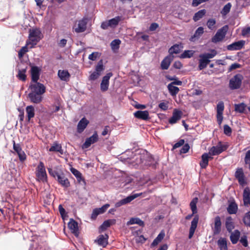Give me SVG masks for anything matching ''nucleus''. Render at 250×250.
<instances>
[{
  "instance_id": "1",
  "label": "nucleus",
  "mask_w": 250,
  "mask_h": 250,
  "mask_svg": "<svg viewBox=\"0 0 250 250\" xmlns=\"http://www.w3.org/2000/svg\"><path fill=\"white\" fill-rule=\"evenodd\" d=\"M50 175L54 178H57L58 182L64 187H68L69 186L68 180L64 176L62 171L58 167L53 169L51 168L48 169Z\"/></svg>"
},
{
  "instance_id": "2",
  "label": "nucleus",
  "mask_w": 250,
  "mask_h": 250,
  "mask_svg": "<svg viewBox=\"0 0 250 250\" xmlns=\"http://www.w3.org/2000/svg\"><path fill=\"white\" fill-rule=\"evenodd\" d=\"M42 38L40 30L38 28H33L29 30V39L26 42V45H31L30 48L35 45Z\"/></svg>"
},
{
  "instance_id": "3",
  "label": "nucleus",
  "mask_w": 250,
  "mask_h": 250,
  "mask_svg": "<svg viewBox=\"0 0 250 250\" xmlns=\"http://www.w3.org/2000/svg\"><path fill=\"white\" fill-rule=\"evenodd\" d=\"M216 54V52L213 50L211 53L202 54L199 55L198 68L199 70H202L206 68L208 64L210 62L209 59L213 58Z\"/></svg>"
},
{
  "instance_id": "4",
  "label": "nucleus",
  "mask_w": 250,
  "mask_h": 250,
  "mask_svg": "<svg viewBox=\"0 0 250 250\" xmlns=\"http://www.w3.org/2000/svg\"><path fill=\"white\" fill-rule=\"evenodd\" d=\"M228 29L229 27L228 25H225L219 29L212 37L211 39L212 42L214 43H217L222 41L224 39Z\"/></svg>"
},
{
  "instance_id": "5",
  "label": "nucleus",
  "mask_w": 250,
  "mask_h": 250,
  "mask_svg": "<svg viewBox=\"0 0 250 250\" xmlns=\"http://www.w3.org/2000/svg\"><path fill=\"white\" fill-rule=\"evenodd\" d=\"M243 77L241 74H238L233 76L229 81V86L231 89L240 88Z\"/></svg>"
},
{
  "instance_id": "6",
  "label": "nucleus",
  "mask_w": 250,
  "mask_h": 250,
  "mask_svg": "<svg viewBox=\"0 0 250 250\" xmlns=\"http://www.w3.org/2000/svg\"><path fill=\"white\" fill-rule=\"evenodd\" d=\"M104 70L103 61H99L96 66L95 71L91 73L89 77V80L94 81L97 79L102 74V72Z\"/></svg>"
},
{
  "instance_id": "7",
  "label": "nucleus",
  "mask_w": 250,
  "mask_h": 250,
  "mask_svg": "<svg viewBox=\"0 0 250 250\" xmlns=\"http://www.w3.org/2000/svg\"><path fill=\"white\" fill-rule=\"evenodd\" d=\"M36 176L39 181L44 182L46 180V173L44 165L42 162H40L37 167Z\"/></svg>"
},
{
  "instance_id": "8",
  "label": "nucleus",
  "mask_w": 250,
  "mask_h": 250,
  "mask_svg": "<svg viewBox=\"0 0 250 250\" xmlns=\"http://www.w3.org/2000/svg\"><path fill=\"white\" fill-rule=\"evenodd\" d=\"M226 149V146L219 143L217 146L211 147L209 150L208 154L212 156L218 155Z\"/></svg>"
},
{
  "instance_id": "9",
  "label": "nucleus",
  "mask_w": 250,
  "mask_h": 250,
  "mask_svg": "<svg viewBox=\"0 0 250 250\" xmlns=\"http://www.w3.org/2000/svg\"><path fill=\"white\" fill-rule=\"evenodd\" d=\"M36 83L30 85L31 92L33 93H38L42 94L45 92V88L42 84L39 83Z\"/></svg>"
},
{
  "instance_id": "10",
  "label": "nucleus",
  "mask_w": 250,
  "mask_h": 250,
  "mask_svg": "<svg viewBox=\"0 0 250 250\" xmlns=\"http://www.w3.org/2000/svg\"><path fill=\"white\" fill-rule=\"evenodd\" d=\"M87 19H83L78 21V23H76L73 29L77 33H81L84 32L86 28Z\"/></svg>"
},
{
  "instance_id": "11",
  "label": "nucleus",
  "mask_w": 250,
  "mask_h": 250,
  "mask_svg": "<svg viewBox=\"0 0 250 250\" xmlns=\"http://www.w3.org/2000/svg\"><path fill=\"white\" fill-rule=\"evenodd\" d=\"M235 177L237 179L240 185L243 186L246 184V182L245 175L242 168L237 169L235 173Z\"/></svg>"
},
{
  "instance_id": "12",
  "label": "nucleus",
  "mask_w": 250,
  "mask_h": 250,
  "mask_svg": "<svg viewBox=\"0 0 250 250\" xmlns=\"http://www.w3.org/2000/svg\"><path fill=\"white\" fill-rule=\"evenodd\" d=\"M112 76V74L111 73H108L103 78L100 85L101 90L102 91H105L108 89L109 86V80Z\"/></svg>"
},
{
  "instance_id": "13",
  "label": "nucleus",
  "mask_w": 250,
  "mask_h": 250,
  "mask_svg": "<svg viewBox=\"0 0 250 250\" xmlns=\"http://www.w3.org/2000/svg\"><path fill=\"white\" fill-rule=\"evenodd\" d=\"M98 135L97 132H95L92 136L87 138L83 145V148H87L89 147L91 144L98 141Z\"/></svg>"
},
{
  "instance_id": "14",
  "label": "nucleus",
  "mask_w": 250,
  "mask_h": 250,
  "mask_svg": "<svg viewBox=\"0 0 250 250\" xmlns=\"http://www.w3.org/2000/svg\"><path fill=\"white\" fill-rule=\"evenodd\" d=\"M183 113L181 111L174 109L173 112L172 116L169 119V123L170 124H175L181 117Z\"/></svg>"
},
{
  "instance_id": "15",
  "label": "nucleus",
  "mask_w": 250,
  "mask_h": 250,
  "mask_svg": "<svg viewBox=\"0 0 250 250\" xmlns=\"http://www.w3.org/2000/svg\"><path fill=\"white\" fill-rule=\"evenodd\" d=\"M68 227L72 233L78 236L79 234L78 223L73 219H71L68 223Z\"/></svg>"
},
{
  "instance_id": "16",
  "label": "nucleus",
  "mask_w": 250,
  "mask_h": 250,
  "mask_svg": "<svg viewBox=\"0 0 250 250\" xmlns=\"http://www.w3.org/2000/svg\"><path fill=\"white\" fill-rule=\"evenodd\" d=\"M245 43V41L243 40L236 42L228 45L227 49L229 50H239L243 48Z\"/></svg>"
},
{
  "instance_id": "17",
  "label": "nucleus",
  "mask_w": 250,
  "mask_h": 250,
  "mask_svg": "<svg viewBox=\"0 0 250 250\" xmlns=\"http://www.w3.org/2000/svg\"><path fill=\"white\" fill-rule=\"evenodd\" d=\"M140 159L141 163H144L146 165H151L153 164V158L147 153L140 156Z\"/></svg>"
},
{
  "instance_id": "18",
  "label": "nucleus",
  "mask_w": 250,
  "mask_h": 250,
  "mask_svg": "<svg viewBox=\"0 0 250 250\" xmlns=\"http://www.w3.org/2000/svg\"><path fill=\"white\" fill-rule=\"evenodd\" d=\"M109 207V205L106 204L104 205L101 208L94 209L93 210L92 213L91 214V218L92 219H95L99 214L104 212L105 210L108 208Z\"/></svg>"
},
{
  "instance_id": "19",
  "label": "nucleus",
  "mask_w": 250,
  "mask_h": 250,
  "mask_svg": "<svg viewBox=\"0 0 250 250\" xmlns=\"http://www.w3.org/2000/svg\"><path fill=\"white\" fill-rule=\"evenodd\" d=\"M221 222L219 216H216L214 219V226L212 228L214 235L218 234L221 231Z\"/></svg>"
},
{
  "instance_id": "20",
  "label": "nucleus",
  "mask_w": 250,
  "mask_h": 250,
  "mask_svg": "<svg viewBox=\"0 0 250 250\" xmlns=\"http://www.w3.org/2000/svg\"><path fill=\"white\" fill-rule=\"evenodd\" d=\"M108 236L107 234H105L104 235H100L98 237L97 239L95 240V241L99 245L105 247L108 244Z\"/></svg>"
},
{
  "instance_id": "21",
  "label": "nucleus",
  "mask_w": 250,
  "mask_h": 250,
  "mask_svg": "<svg viewBox=\"0 0 250 250\" xmlns=\"http://www.w3.org/2000/svg\"><path fill=\"white\" fill-rule=\"evenodd\" d=\"M13 148L14 150L18 153L19 159L21 161H24L26 159V155L24 152L22 151L19 144H16L14 141Z\"/></svg>"
},
{
  "instance_id": "22",
  "label": "nucleus",
  "mask_w": 250,
  "mask_h": 250,
  "mask_svg": "<svg viewBox=\"0 0 250 250\" xmlns=\"http://www.w3.org/2000/svg\"><path fill=\"white\" fill-rule=\"evenodd\" d=\"M198 220H199L198 216L197 215H196L191 222V226H190V228L189 229V236H188V238L189 239L192 238V237L193 236V235L194 233L195 229L197 228Z\"/></svg>"
},
{
  "instance_id": "23",
  "label": "nucleus",
  "mask_w": 250,
  "mask_h": 250,
  "mask_svg": "<svg viewBox=\"0 0 250 250\" xmlns=\"http://www.w3.org/2000/svg\"><path fill=\"white\" fill-rule=\"evenodd\" d=\"M174 56L173 55H169L166 57L161 62V68L163 69H167L169 66V65L173 60Z\"/></svg>"
},
{
  "instance_id": "24",
  "label": "nucleus",
  "mask_w": 250,
  "mask_h": 250,
  "mask_svg": "<svg viewBox=\"0 0 250 250\" xmlns=\"http://www.w3.org/2000/svg\"><path fill=\"white\" fill-rule=\"evenodd\" d=\"M243 197L244 205L245 206H250V190L248 188L244 189Z\"/></svg>"
},
{
  "instance_id": "25",
  "label": "nucleus",
  "mask_w": 250,
  "mask_h": 250,
  "mask_svg": "<svg viewBox=\"0 0 250 250\" xmlns=\"http://www.w3.org/2000/svg\"><path fill=\"white\" fill-rule=\"evenodd\" d=\"M89 122L85 118H83L80 120L77 125V131L79 133L82 132L86 128Z\"/></svg>"
},
{
  "instance_id": "26",
  "label": "nucleus",
  "mask_w": 250,
  "mask_h": 250,
  "mask_svg": "<svg viewBox=\"0 0 250 250\" xmlns=\"http://www.w3.org/2000/svg\"><path fill=\"white\" fill-rule=\"evenodd\" d=\"M227 211L230 214H235L238 210V206L234 201H229Z\"/></svg>"
},
{
  "instance_id": "27",
  "label": "nucleus",
  "mask_w": 250,
  "mask_h": 250,
  "mask_svg": "<svg viewBox=\"0 0 250 250\" xmlns=\"http://www.w3.org/2000/svg\"><path fill=\"white\" fill-rule=\"evenodd\" d=\"M134 116L138 119L143 120H147L148 119L149 113L146 110L145 111H137L134 113Z\"/></svg>"
},
{
  "instance_id": "28",
  "label": "nucleus",
  "mask_w": 250,
  "mask_h": 250,
  "mask_svg": "<svg viewBox=\"0 0 250 250\" xmlns=\"http://www.w3.org/2000/svg\"><path fill=\"white\" fill-rule=\"evenodd\" d=\"M58 75L61 80L64 81H68L70 77L68 71L65 70H59Z\"/></svg>"
},
{
  "instance_id": "29",
  "label": "nucleus",
  "mask_w": 250,
  "mask_h": 250,
  "mask_svg": "<svg viewBox=\"0 0 250 250\" xmlns=\"http://www.w3.org/2000/svg\"><path fill=\"white\" fill-rule=\"evenodd\" d=\"M42 94L38 93H30L28 96L33 103L38 104L40 103L42 100Z\"/></svg>"
},
{
  "instance_id": "30",
  "label": "nucleus",
  "mask_w": 250,
  "mask_h": 250,
  "mask_svg": "<svg viewBox=\"0 0 250 250\" xmlns=\"http://www.w3.org/2000/svg\"><path fill=\"white\" fill-rule=\"evenodd\" d=\"M208 153H204L202 156V161L200 163V165L203 168H206L208 166L209 159L213 158L212 157L208 156Z\"/></svg>"
},
{
  "instance_id": "31",
  "label": "nucleus",
  "mask_w": 250,
  "mask_h": 250,
  "mask_svg": "<svg viewBox=\"0 0 250 250\" xmlns=\"http://www.w3.org/2000/svg\"><path fill=\"white\" fill-rule=\"evenodd\" d=\"M39 69L37 66L32 67L31 68L32 80L34 82H37L39 78Z\"/></svg>"
},
{
  "instance_id": "32",
  "label": "nucleus",
  "mask_w": 250,
  "mask_h": 250,
  "mask_svg": "<svg viewBox=\"0 0 250 250\" xmlns=\"http://www.w3.org/2000/svg\"><path fill=\"white\" fill-rule=\"evenodd\" d=\"M225 225L227 230L229 232H231L232 230L234 228V223L230 216L226 218Z\"/></svg>"
},
{
  "instance_id": "33",
  "label": "nucleus",
  "mask_w": 250,
  "mask_h": 250,
  "mask_svg": "<svg viewBox=\"0 0 250 250\" xmlns=\"http://www.w3.org/2000/svg\"><path fill=\"white\" fill-rule=\"evenodd\" d=\"M115 223V220L114 219H110L107 220L103 223V224L100 226V231H103L105 230L107 228L109 227L111 225H113Z\"/></svg>"
},
{
  "instance_id": "34",
  "label": "nucleus",
  "mask_w": 250,
  "mask_h": 250,
  "mask_svg": "<svg viewBox=\"0 0 250 250\" xmlns=\"http://www.w3.org/2000/svg\"><path fill=\"white\" fill-rule=\"evenodd\" d=\"M240 231L238 230H235L233 232L231 233L230 239L232 244H236L240 237Z\"/></svg>"
},
{
  "instance_id": "35",
  "label": "nucleus",
  "mask_w": 250,
  "mask_h": 250,
  "mask_svg": "<svg viewBox=\"0 0 250 250\" xmlns=\"http://www.w3.org/2000/svg\"><path fill=\"white\" fill-rule=\"evenodd\" d=\"M122 17L121 16H117L113 19L109 20L110 24V28H114L119 24V22L122 20Z\"/></svg>"
},
{
  "instance_id": "36",
  "label": "nucleus",
  "mask_w": 250,
  "mask_h": 250,
  "mask_svg": "<svg viewBox=\"0 0 250 250\" xmlns=\"http://www.w3.org/2000/svg\"><path fill=\"white\" fill-rule=\"evenodd\" d=\"M26 112L27 113L28 121L29 122L30 119L34 117L35 115L34 107L32 105L27 106L26 108Z\"/></svg>"
},
{
  "instance_id": "37",
  "label": "nucleus",
  "mask_w": 250,
  "mask_h": 250,
  "mask_svg": "<svg viewBox=\"0 0 250 250\" xmlns=\"http://www.w3.org/2000/svg\"><path fill=\"white\" fill-rule=\"evenodd\" d=\"M165 233L164 231H162L154 240L151 244V246H155L157 245L164 238Z\"/></svg>"
},
{
  "instance_id": "38",
  "label": "nucleus",
  "mask_w": 250,
  "mask_h": 250,
  "mask_svg": "<svg viewBox=\"0 0 250 250\" xmlns=\"http://www.w3.org/2000/svg\"><path fill=\"white\" fill-rule=\"evenodd\" d=\"M135 224H138L140 226H143L144 225V222L138 218H131L130 220L127 222L126 225L129 226Z\"/></svg>"
},
{
  "instance_id": "39",
  "label": "nucleus",
  "mask_w": 250,
  "mask_h": 250,
  "mask_svg": "<svg viewBox=\"0 0 250 250\" xmlns=\"http://www.w3.org/2000/svg\"><path fill=\"white\" fill-rule=\"evenodd\" d=\"M49 151L59 152L62 154L63 153L61 145L57 143H54L50 148Z\"/></svg>"
},
{
  "instance_id": "40",
  "label": "nucleus",
  "mask_w": 250,
  "mask_h": 250,
  "mask_svg": "<svg viewBox=\"0 0 250 250\" xmlns=\"http://www.w3.org/2000/svg\"><path fill=\"white\" fill-rule=\"evenodd\" d=\"M181 51L180 45L179 44H175L171 46L169 49V55H172L173 54H178Z\"/></svg>"
},
{
  "instance_id": "41",
  "label": "nucleus",
  "mask_w": 250,
  "mask_h": 250,
  "mask_svg": "<svg viewBox=\"0 0 250 250\" xmlns=\"http://www.w3.org/2000/svg\"><path fill=\"white\" fill-rule=\"evenodd\" d=\"M71 171L77 178V180L79 181V182L82 181L83 183L85 184V181L82 178V174L78 170L74 168H72L71 169Z\"/></svg>"
},
{
  "instance_id": "42",
  "label": "nucleus",
  "mask_w": 250,
  "mask_h": 250,
  "mask_svg": "<svg viewBox=\"0 0 250 250\" xmlns=\"http://www.w3.org/2000/svg\"><path fill=\"white\" fill-rule=\"evenodd\" d=\"M167 88L172 96L176 95L179 91V88L173 85L172 83H169L167 86Z\"/></svg>"
},
{
  "instance_id": "43",
  "label": "nucleus",
  "mask_w": 250,
  "mask_h": 250,
  "mask_svg": "<svg viewBox=\"0 0 250 250\" xmlns=\"http://www.w3.org/2000/svg\"><path fill=\"white\" fill-rule=\"evenodd\" d=\"M206 13V11L205 9L199 10L195 14L193 18V20L195 21H198L205 15Z\"/></svg>"
},
{
  "instance_id": "44",
  "label": "nucleus",
  "mask_w": 250,
  "mask_h": 250,
  "mask_svg": "<svg viewBox=\"0 0 250 250\" xmlns=\"http://www.w3.org/2000/svg\"><path fill=\"white\" fill-rule=\"evenodd\" d=\"M198 198H194L190 203V208L193 212V214L197 213L196 204L198 202Z\"/></svg>"
},
{
  "instance_id": "45",
  "label": "nucleus",
  "mask_w": 250,
  "mask_h": 250,
  "mask_svg": "<svg viewBox=\"0 0 250 250\" xmlns=\"http://www.w3.org/2000/svg\"><path fill=\"white\" fill-rule=\"evenodd\" d=\"M216 20L214 19H209L207 22V25L208 29L211 30H215L216 29Z\"/></svg>"
},
{
  "instance_id": "46",
  "label": "nucleus",
  "mask_w": 250,
  "mask_h": 250,
  "mask_svg": "<svg viewBox=\"0 0 250 250\" xmlns=\"http://www.w3.org/2000/svg\"><path fill=\"white\" fill-rule=\"evenodd\" d=\"M218 244L221 250H227V241L226 239L221 238L218 241Z\"/></svg>"
},
{
  "instance_id": "47",
  "label": "nucleus",
  "mask_w": 250,
  "mask_h": 250,
  "mask_svg": "<svg viewBox=\"0 0 250 250\" xmlns=\"http://www.w3.org/2000/svg\"><path fill=\"white\" fill-rule=\"evenodd\" d=\"M26 70V68H23L21 70H18V74L17 75V77L21 80L24 81L26 80V76L25 75V72Z\"/></svg>"
},
{
  "instance_id": "48",
  "label": "nucleus",
  "mask_w": 250,
  "mask_h": 250,
  "mask_svg": "<svg viewBox=\"0 0 250 250\" xmlns=\"http://www.w3.org/2000/svg\"><path fill=\"white\" fill-rule=\"evenodd\" d=\"M121 41L119 39H116L112 41L110 43V46L113 50H116L119 49V45L121 44Z\"/></svg>"
},
{
  "instance_id": "49",
  "label": "nucleus",
  "mask_w": 250,
  "mask_h": 250,
  "mask_svg": "<svg viewBox=\"0 0 250 250\" xmlns=\"http://www.w3.org/2000/svg\"><path fill=\"white\" fill-rule=\"evenodd\" d=\"M195 51L193 50H186L181 55L180 57L181 58H189L191 57Z\"/></svg>"
},
{
  "instance_id": "50",
  "label": "nucleus",
  "mask_w": 250,
  "mask_h": 250,
  "mask_svg": "<svg viewBox=\"0 0 250 250\" xmlns=\"http://www.w3.org/2000/svg\"><path fill=\"white\" fill-rule=\"evenodd\" d=\"M246 108V105L244 103L235 104V110L239 113L244 112Z\"/></svg>"
},
{
  "instance_id": "51",
  "label": "nucleus",
  "mask_w": 250,
  "mask_h": 250,
  "mask_svg": "<svg viewBox=\"0 0 250 250\" xmlns=\"http://www.w3.org/2000/svg\"><path fill=\"white\" fill-rule=\"evenodd\" d=\"M231 7V4L230 3H228L227 4H226L224 6L223 9L222 10V11L221 12V13L222 14V15L223 16L226 15L230 11Z\"/></svg>"
},
{
  "instance_id": "52",
  "label": "nucleus",
  "mask_w": 250,
  "mask_h": 250,
  "mask_svg": "<svg viewBox=\"0 0 250 250\" xmlns=\"http://www.w3.org/2000/svg\"><path fill=\"white\" fill-rule=\"evenodd\" d=\"M136 196H133V195L128 196L126 198L122 199V202H123L124 205L129 203L131 201L136 198Z\"/></svg>"
},
{
  "instance_id": "53",
  "label": "nucleus",
  "mask_w": 250,
  "mask_h": 250,
  "mask_svg": "<svg viewBox=\"0 0 250 250\" xmlns=\"http://www.w3.org/2000/svg\"><path fill=\"white\" fill-rule=\"evenodd\" d=\"M243 221L246 225L250 226V212L246 214L243 218Z\"/></svg>"
},
{
  "instance_id": "54",
  "label": "nucleus",
  "mask_w": 250,
  "mask_h": 250,
  "mask_svg": "<svg viewBox=\"0 0 250 250\" xmlns=\"http://www.w3.org/2000/svg\"><path fill=\"white\" fill-rule=\"evenodd\" d=\"M27 45L22 47L19 51L18 55L19 58H21L23 56L24 54L28 51Z\"/></svg>"
},
{
  "instance_id": "55",
  "label": "nucleus",
  "mask_w": 250,
  "mask_h": 250,
  "mask_svg": "<svg viewBox=\"0 0 250 250\" xmlns=\"http://www.w3.org/2000/svg\"><path fill=\"white\" fill-rule=\"evenodd\" d=\"M224 109V103L222 102H220L217 105V113H223Z\"/></svg>"
},
{
  "instance_id": "56",
  "label": "nucleus",
  "mask_w": 250,
  "mask_h": 250,
  "mask_svg": "<svg viewBox=\"0 0 250 250\" xmlns=\"http://www.w3.org/2000/svg\"><path fill=\"white\" fill-rule=\"evenodd\" d=\"M204 33V28L202 27H200L196 30L194 35V37H199L202 35Z\"/></svg>"
},
{
  "instance_id": "57",
  "label": "nucleus",
  "mask_w": 250,
  "mask_h": 250,
  "mask_svg": "<svg viewBox=\"0 0 250 250\" xmlns=\"http://www.w3.org/2000/svg\"><path fill=\"white\" fill-rule=\"evenodd\" d=\"M100 57V54L98 52H95L90 54L88 56V59L92 61H95L96 59Z\"/></svg>"
},
{
  "instance_id": "58",
  "label": "nucleus",
  "mask_w": 250,
  "mask_h": 250,
  "mask_svg": "<svg viewBox=\"0 0 250 250\" xmlns=\"http://www.w3.org/2000/svg\"><path fill=\"white\" fill-rule=\"evenodd\" d=\"M101 27L104 30L107 29L108 27H110L109 20L103 22L101 24Z\"/></svg>"
},
{
  "instance_id": "59",
  "label": "nucleus",
  "mask_w": 250,
  "mask_h": 250,
  "mask_svg": "<svg viewBox=\"0 0 250 250\" xmlns=\"http://www.w3.org/2000/svg\"><path fill=\"white\" fill-rule=\"evenodd\" d=\"M250 34V27L244 28L242 31L243 36L248 37Z\"/></svg>"
},
{
  "instance_id": "60",
  "label": "nucleus",
  "mask_w": 250,
  "mask_h": 250,
  "mask_svg": "<svg viewBox=\"0 0 250 250\" xmlns=\"http://www.w3.org/2000/svg\"><path fill=\"white\" fill-rule=\"evenodd\" d=\"M208 0H193L192 5L193 6L196 7L199 5L201 3L207 1Z\"/></svg>"
},
{
  "instance_id": "61",
  "label": "nucleus",
  "mask_w": 250,
  "mask_h": 250,
  "mask_svg": "<svg viewBox=\"0 0 250 250\" xmlns=\"http://www.w3.org/2000/svg\"><path fill=\"white\" fill-rule=\"evenodd\" d=\"M224 133L226 135H229L231 132V128L227 125L224 126Z\"/></svg>"
},
{
  "instance_id": "62",
  "label": "nucleus",
  "mask_w": 250,
  "mask_h": 250,
  "mask_svg": "<svg viewBox=\"0 0 250 250\" xmlns=\"http://www.w3.org/2000/svg\"><path fill=\"white\" fill-rule=\"evenodd\" d=\"M185 141L183 139H181L176 143L173 146V149H176L180 147L184 144Z\"/></svg>"
},
{
  "instance_id": "63",
  "label": "nucleus",
  "mask_w": 250,
  "mask_h": 250,
  "mask_svg": "<svg viewBox=\"0 0 250 250\" xmlns=\"http://www.w3.org/2000/svg\"><path fill=\"white\" fill-rule=\"evenodd\" d=\"M241 67V65L237 63H234L232 64L229 67V71H231L234 69L239 68Z\"/></svg>"
},
{
  "instance_id": "64",
  "label": "nucleus",
  "mask_w": 250,
  "mask_h": 250,
  "mask_svg": "<svg viewBox=\"0 0 250 250\" xmlns=\"http://www.w3.org/2000/svg\"><path fill=\"white\" fill-rule=\"evenodd\" d=\"M245 162L246 164H250V150H248L246 154Z\"/></svg>"
}]
</instances>
